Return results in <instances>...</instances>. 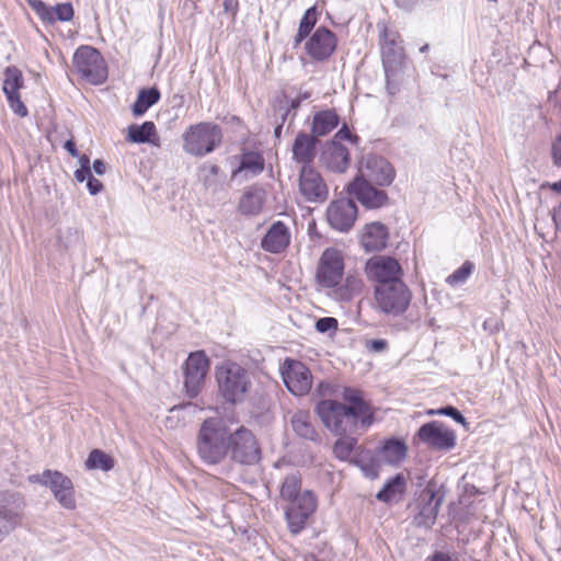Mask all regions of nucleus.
<instances>
[{
    "instance_id": "obj_40",
    "label": "nucleus",
    "mask_w": 561,
    "mask_h": 561,
    "mask_svg": "<svg viewBox=\"0 0 561 561\" xmlns=\"http://www.w3.org/2000/svg\"><path fill=\"white\" fill-rule=\"evenodd\" d=\"M341 436L333 445V454L340 460H347L357 445V438L353 437L352 434Z\"/></svg>"
},
{
    "instance_id": "obj_43",
    "label": "nucleus",
    "mask_w": 561,
    "mask_h": 561,
    "mask_svg": "<svg viewBox=\"0 0 561 561\" xmlns=\"http://www.w3.org/2000/svg\"><path fill=\"white\" fill-rule=\"evenodd\" d=\"M428 414H440V415H447V416H450L451 419H454L456 422L460 423V424H465L466 423V419L463 417V415L454 407H445V408H442L437 411H434V410H431L428 412Z\"/></svg>"
},
{
    "instance_id": "obj_1",
    "label": "nucleus",
    "mask_w": 561,
    "mask_h": 561,
    "mask_svg": "<svg viewBox=\"0 0 561 561\" xmlns=\"http://www.w3.org/2000/svg\"><path fill=\"white\" fill-rule=\"evenodd\" d=\"M344 404L336 400H321L316 412L323 425L335 435L356 434L365 432L374 423V415L369 405L362 399L356 389L345 388Z\"/></svg>"
},
{
    "instance_id": "obj_56",
    "label": "nucleus",
    "mask_w": 561,
    "mask_h": 561,
    "mask_svg": "<svg viewBox=\"0 0 561 561\" xmlns=\"http://www.w3.org/2000/svg\"><path fill=\"white\" fill-rule=\"evenodd\" d=\"M331 387L327 382L319 383L317 390L321 396H325L330 391Z\"/></svg>"
},
{
    "instance_id": "obj_36",
    "label": "nucleus",
    "mask_w": 561,
    "mask_h": 561,
    "mask_svg": "<svg viewBox=\"0 0 561 561\" xmlns=\"http://www.w3.org/2000/svg\"><path fill=\"white\" fill-rule=\"evenodd\" d=\"M352 462L357 466L366 478L371 480L379 476L381 461L378 455L371 451H364L357 455Z\"/></svg>"
},
{
    "instance_id": "obj_50",
    "label": "nucleus",
    "mask_w": 561,
    "mask_h": 561,
    "mask_svg": "<svg viewBox=\"0 0 561 561\" xmlns=\"http://www.w3.org/2000/svg\"><path fill=\"white\" fill-rule=\"evenodd\" d=\"M351 140L352 135L351 131L344 126L341 128L334 136V140Z\"/></svg>"
},
{
    "instance_id": "obj_39",
    "label": "nucleus",
    "mask_w": 561,
    "mask_h": 561,
    "mask_svg": "<svg viewBox=\"0 0 561 561\" xmlns=\"http://www.w3.org/2000/svg\"><path fill=\"white\" fill-rule=\"evenodd\" d=\"M114 466H115L114 458L101 449H93L89 454V456L84 462V467L88 470L110 471L114 468Z\"/></svg>"
},
{
    "instance_id": "obj_15",
    "label": "nucleus",
    "mask_w": 561,
    "mask_h": 561,
    "mask_svg": "<svg viewBox=\"0 0 561 561\" xmlns=\"http://www.w3.org/2000/svg\"><path fill=\"white\" fill-rule=\"evenodd\" d=\"M279 370L283 381L291 394L302 397L309 393L313 379L310 369L302 362L286 358Z\"/></svg>"
},
{
    "instance_id": "obj_16",
    "label": "nucleus",
    "mask_w": 561,
    "mask_h": 561,
    "mask_svg": "<svg viewBox=\"0 0 561 561\" xmlns=\"http://www.w3.org/2000/svg\"><path fill=\"white\" fill-rule=\"evenodd\" d=\"M23 87L24 80L22 71L15 66L7 67L3 71L2 91L7 96L11 110L21 117H25L28 113L19 93L20 89Z\"/></svg>"
},
{
    "instance_id": "obj_52",
    "label": "nucleus",
    "mask_w": 561,
    "mask_h": 561,
    "mask_svg": "<svg viewBox=\"0 0 561 561\" xmlns=\"http://www.w3.org/2000/svg\"><path fill=\"white\" fill-rule=\"evenodd\" d=\"M224 9L226 12H230L234 15L237 12V2L234 0H224Z\"/></svg>"
},
{
    "instance_id": "obj_2",
    "label": "nucleus",
    "mask_w": 561,
    "mask_h": 561,
    "mask_svg": "<svg viewBox=\"0 0 561 561\" xmlns=\"http://www.w3.org/2000/svg\"><path fill=\"white\" fill-rule=\"evenodd\" d=\"M230 430L220 417L206 419L198 431L196 450L206 465H218L229 453Z\"/></svg>"
},
{
    "instance_id": "obj_28",
    "label": "nucleus",
    "mask_w": 561,
    "mask_h": 561,
    "mask_svg": "<svg viewBox=\"0 0 561 561\" xmlns=\"http://www.w3.org/2000/svg\"><path fill=\"white\" fill-rule=\"evenodd\" d=\"M388 241V230L380 222H371L365 226L362 234V244L366 251L382 250Z\"/></svg>"
},
{
    "instance_id": "obj_24",
    "label": "nucleus",
    "mask_w": 561,
    "mask_h": 561,
    "mask_svg": "<svg viewBox=\"0 0 561 561\" xmlns=\"http://www.w3.org/2000/svg\"><path fill=\"white\" fill-rule=\"evenodd\" d=\"M365 289V283L358 274H347L334 287L327 290V295L339 302H350L360 297Z\"/></svg>"
},
{
    "instance_id": "obj_6",
    "label": "nucleus",
    "mask_w": 561,
    "mask_h": 561,
    "mask_svg": "<svg viewBox=\"0 0 561 561\" xmlns=\"http://www.w3.org/2000/svg\"><path fill=\"white\" fill-rule=\"evenodd\" d=\"M411 298L412 294L404 282L374 287V307L383 314H402L408 309Z\"/></svg>"
},
{
    "instance_id": "obj_18",
    "label": "nucleus",
    "mask_w": 561,
    "mask_h": 561,
    "mask_svg": "<svg viewBox=\"0 0 561 561\" xmlns=\"http://www.w3.org/2000/svg\"><path fill=\"white\" fill-rule=\"evenodd\" d=\"M421 442L433 449L449 450L454 448L455 432L440 422H430L422 425L417 432Z\"/></svg>"
},
{
    "instance_id": "obj_20",
    "label": "nucleus",
    "mask_w": 561,
    "mask_h": 561,
    "mask_svg": "<svg viewBox=\"0 0 561 561\" xmlns=\"http://www.w3.org/2000/svg\"><path fill=\"white\" fill-rule=\"evenodd\" d=\"M337 39L333 32L327 27H318L306 43L307 54L317 61H324L331 57L336 48Z\"/></svg>"
},
{
    "instance_id": "obj_31",
    "label": "nucleus",
    "mask_w": 561,
    "mask_h": 561,
    "mask_svg": "<svg viewBox=\"0 0 561 561\" xmlns=\"http://www.w3.org/2000/svg\"><path fill=\"white\" fill-rule=\"evenodd\" d=\"M126 140L133 144L149 142L157 147L160 146L156 125L153 122L149 121L141 125H129L127 128Z\"/></svg>"
},
{
    "instance_id": "obj_34",
    "label": "nucleus",
    "mask_w": 561,
    "mask_h": 561,
    "mask_svg": "<svg viewBox=\"0 0 561 561\" xmlns=\"http://www.w3.org/2000/svg\"><path fill=\"white\" fill-rule=\"evenodd\" d=\"M290 423L297 435L305 439L317 440L318 433L311 422L309 412L302 410L295 412L291 416Z\"/></svg>"
},
{
    "instance_id": "obj_54",
    "label": "nucleus",
    "mask_w": 561,
    "mask_h": 561,
    "mask_svg": "<svg viewBox=\"0 0 561 561\" xmlns=\"http://www.w3.org/2000/svg\"><path fill=\"white\" fill-rule=\"evenodd\" d=\"M553 221L557 228L561 231V205L554 209Z\"/></svg>"
},
{
    "instance_id": "obj_46",
    "label": "nucleus",
    "mask_w": 561,
    "mask_h": 561,
    "mask_svg": "<svg viewBox=\"0 0 561 561\" xmlns=\"http://www.w3.org/2000/svg\"><path fill=\"white\" fill-rule=\"evenodd\" d=\"M551 154L553 164L561 168V135L552 144Z\"/></svg>"
},
{
    "instance_id": "obj_60",
    "label": "nucleus",
    "mask_w": 561,
    "mask_h": 561,
    "mask_svg": "<svg viewBox=\"0 0 561 561\" xmlns=\"http://www.w3.org/2000/svg\"><path fill=\"white\" fill-rule=\"evenodd\" d=\"M291 106H293L294 108L298 107V106H299V102H298V101H293Z\"/></svg>"
},
{
    "instance_id": "obj_59",
    "label": "nucleus",
    "mask_w": 561,
    "mask_h": 561,
    "mask_svg": "<svg viewBox=\"0 0 561 561\" xmlns=\"http://www.w3.org/2000/svg\"><path fill=\"white\" fill-rule=\"evenodd\" d=\"M428 49H430V45H428V44H424V45L420 48V51H421V53H426Z\"/></svg>"
},
{
    "instance_id": "obj_57",
    "label": "nucleus",
    "mask_w": 561,
    "mask_h": 561,
    "mask_svg": "<svg viewBox=\"0 0 561 561\" xmlns=\"http://www.w3.org/2000/svg\"><path fill=\"white\" fill-rule=\"evenodd\" d=\"M549 187H550L552 191H554V192H557V193H560V194H561V180H560V181H558V182H554V183L550 184V185H549Z\"/></svg>"
},
{
    "instance_id": "obj_10",
    "label": "nucleus",
    "mask_w": 561,
    "mask_h": 561,
    "mask_svg": "<svg viewBox=\"0 0 561 561\" xmlns=\"http://www.w3.org/2000/svg\"><path fill=\"white\" fill-rule=\"evenodd\" d=\"M210 368V360L204 351L190 353L183 366L184 389L190 398H196L202 390Z\"/></svg>"
},
{
    "instance_id": "obj_17",
    "label": "nucleus",
    "mask_w": 561,
    "mask_h": 561,
    "mask_svg": "<svg viewBox=\"0 0 561 561\" xmlns=\"http://www.w3.org/2000/svg\"><path fill=\"white\" fill-rule=\"evenodd\" d=\"M299 192L306 201L322 203L328 198L329 190L321 174L310 165H302L299 174Z\"/></svg>"
},
{
    "instance_id": "obj_14",
    "label": "nucleus",
    "mask_w": 561,
    "mask_h": 561,
    "mask_svg": "<svg viewBox=\"0 0 561 561\" xmlns=\"http://www.w3.org/2000/svg\"><path fill=\"white\" fill-rule=\"evenodd\" d=\"M367 278L375 285H392L403 283V270L400 263L388 255L370 257L365 266Z\"/></svg>"
},
{
    "instance_id": "obj_8",
    "label": "nucleus",
    "mask_w": 561,
    "mask_h": 561,
    "mask_svg": "<svg viewBox=\"0 0 561 561\" xmlns=\"http://www.w3.org/2000/svg\"><path fill=\"white\" fill-rule=\"evenodd\" d=\"M25 506L20 492H0V542L22 523Z\"/></svg>"
},
{
    "instance_id": "obj_45",
    "label": "nucleus",
    "mask_w": 561,
    "mask_h": 561,
    "mask_svg": "<svg viewBox=\"0 0 561 561\" xmlns=\"http://www.w3.org/2000/svg\"><path fill=\"white\" fill-rule=\"evenodd\" d=\"M366 348L374 353H381L388 348V342L383 339L369 340L366 342Z\"/></svg>"
},
{
    "instance_id": "obj_12",
    "label": "nucleus",
    "mask_w": 561,
    "mask_h": 561,
    "mask_svg": "<svg viewBox=\"0 0 561 561\" xmlns=\"http://www.w3.org/2000/svg\"><path fill=\"white\" fill-rule=\"evenodd\" d=\"M229 451L234 461L254 465L261 459V449L252 432L243 426L230 431Z\"/></svg>"
},
{
    "instance_id": "obj_22",
    "label": "nucleus",
    "mask_w": 561,
    "mask_h": 561,
    "mask_svg": "<svg viewBox=\"0 0 561 561\" xmlns=\"http://www.w3.org/2000/svg\"><path fill=\"white\" fill-rule=\"evenodd\" d=\"M443 501V495L437 494V492L431 486L425 488L420 493L417 500L419 513L415 516L416 525L426 528L431 527L437 518Z\"/></svg>"
},
{
    "instance_id": "obj_35",
    "label": "nucleus",
    "mask_w": 561,
    "mask_h": 561,
    "mask_svg": "<svg viewBox=\"0 0 561 561\" xmlns=\"http://www.w3.org/2000/svg\"><path fill=\"white\" fill-rule=\"evenodd\" d=\"M407 456V446L397 439L387 440L378 450V457L381 462L397 465Z\"/></svg>"
},
{
    "instance_id": "obj_23",
    "label": "nucleus",
    "mask_w": 561,
    "mask_h": 561,
    "mask_svg": "<svg viewBox=\"0 0 561 561\" xmlns=\"http://www.w3.org/2000/svg\"><path fill=\"white\" fill-rule=\"evenodd\" d=\"M374 183L356 178L348 184V193L367 208H378L387 203V194L374 187Z\"/></svg>"
},
{
    "instance_id": "obj_11",
    "label": "nucleus",
    "mask_w": 561,
    "mask_h": 561,
    "mask_svg": "<svg viewBox=\"0 0 561 561\" xmlns=\"http://www.w3.org/2000/svg\"><path fill=\"white\" fill-rule=\"evenodd\" d=\"M344 257L340 250L334 248L325 249L318 262L316 271V283L321 289H330L342 280L344 275Z\"/></svg>"
},
{
    "instance_id": "obj_19",
    "label": "nucleus",
    "mask_w": 561,
    "mask_h": 561,
    "mask_svg": "<svg viewBox=\"0 0 561 561\" xmlns=\"http://www.w3.org/2000/svg\"><path fill=\"white\" fill-rule=\"evenodd\" d=\"M357 178L373 182L379 186H387L393 181L394 171L386 159L377 156H368L363 160Z\"/></svg>"
},
{
    "instance_id": "obj_53",
    "label": "nucleus",
    "mask_w": 561,
    "mask_h": 561,
    "mask_svg": "<svg viewBox=\"0 0 561 561\" xmlns=\"http://www.w3.org/2000/svg\"><path fill=\"white\" fill-rule=\"evenodd\" d=\"M65 149L72 156V157H79V152L76 148V145L72 140H68L65 144Z\"/></svg>"
},
{
    "instance_id": "obj_58",
    "label": "nucleus",
    "mask_w": 561,
    "mask_h": 561,
    "mask_svg": "<svg viewBox=\"0 0 561 561\" xmlns=\"http://www.w3.org/2000/svg\"><path fill=\"white\" fill-rule=\"evenodd\" d=\"M282 129H283V124H279L278 126L275 127L274 134L277 138L280 136Z\"/></svg>"
},
{
    "instance_id": "obj_30",
    "label": "nucleus",
    "mask_w": 561,
    "mask_h": 561,
    "mask_svg": "<svg viewBox=\"0 0 561 561\" xmlns=\"http://www.w3.org/2000/svg\"><path fill=\"white\" fill-rule=\"evenodd\" d=\"M293 158L304 165H309L316 156V137L299 133L293 145Z\"/></svg>"
},
{
    "instance_id": "obj_51",
    "label": "nucleus",
    "mask_w": 561,
    "mask_h": 561,
    "mask_svg": "<svg viewBox=\"0 0 561 561\" xmlns=\"http://www.w3.org/2000/svg\"><path fill=\"white\" fill-rule=\"evenodd\" d=\"M93 170L98 175H103L106 171V164L103 160L96 159L93 162Z\"/></svg>"
},
{
    "instance_id": "obj_5",
    "label": "nucleus",
    "mask_w": 561,
    "mask_h": 561,
    "mask_svg": "<svg viewBox=\"0 0 561 561\" xmlns=\"http://www.w3.org/2000/svg\"><path fill=\"white\" fill-rule=\"evenodd\" d=\"M183 150L195 157L206 156L221 142L222 134L218 125L198 123L191 125L182 135Z\"/></svg>"
},
{
    "instance_id": "obj_33",
    "label": "nucleus",
    "mask_w": 561,
    "mask_h": 561,
    "mask_svg": "<svg viewBox=\"0 0 561 561\" xmlns=\"http://www.w3.org/2000/svg\"><path fill=\"white\" fill-rule=\"evenodd\" d=\"M339 125V116L333 110L318 112L312 121V136L322 137L331 133Z\"/></svg>"
},
{
    "instance_id": "obj_44",
    "label": "nucleus",
    "mask_w": 561,
    "mask_h": 561,
    "mask_svg": "<svg viewBox=\"0 0 561 561\" xmlns=\"http://www.w3.org/2000/svg\"><path fill=\"white\" fill-rule=\"evenodd\" d=\"M316 329L320 333H325L329 331H335L337 329V320L332 317L320 318L316 322Z\"/></svg>"
},
{
    "instance_id": "obj_47",
    "label": "nucleus",
    "mask_w": 561,
    "mask_h": 561,
    "mask_svg": "<svg viewBox=\"0 0 561 561\" xmlns=\"http://www.w3.org/2000/svg\"><path fill=\"white\" fill-rule=\"evenodd\" d=\"M87 186L92 195L98 194L103 188V184L92 175L88 179Z\"/></svg>"
},
{
    "instance_id": "obj_7",
    "label": "nucleus",
    "mask_w": 561,
    "mask_h": 561,
    "mask_svg": "<svg viewBox=\"0 0 561 561\" xmlns=\"http://www.w3.org/2000/svg\"><path fill=\"white\" fill-rule=\"evenodd\" d=\"M28 481L49 488L54 499L65 510L73 511L77 507L73 483L62 472L46 469L42 473L28 476Z\"/></svg>"
},
{
    "instance_id": "obj_37",
    "label": "nucleus",
    "mask_w": 561,
    "mask_h": 561,
    "mask_svg": "<svg viewBox=\"0 0 561 561\" xmlns=\"http://www.w3.org/2000/svg\"><path fill=\"white\" fill-rule=\"evenodd\" d=\"M407 482L402 474L391 478L377 493V500L389 503L399 499L405 491Z\"/></svg>"
},
{
    "instance_id": "obj_25",
    "label": "nucleus",
    "mask_w": 561,
    "mask_h": 561,
    "mask_svg": "<svg viewBox=\"0 0 561 561\" xmlns=\"http://www.w3.org/2000/svg\"><path fill=\"white\" fill-rule=\"evenodd\" d=\"M28 4L45 23L68 22L73 18V8L69 2L47 7L42 0H28Z\"/></svg>"
},
{
    "instance_id": "obj_13",
    "label": "nucleus",
    "mask_w": 561,
    "mask_h": 561,
    "mask_svg": "<svg viewBox=\"0 0 561 561\" xmlns=\"http://www.w3.org/2000/svg\"><path fill=\"white\" fill-rule=\"evenodd\" d=\"M73 66L83 78L93 84H100L106 79L104 60L99 50L91 46H81L76 50Z\"/></svg>"
},
{
    "instance_id": "obj_3",
    "label": "nucleus",
    "mask_w": 561,
    "mask_h": 561,
    "mask_svg": "<svg viewBox=\"0 0 561 561\" xmlns=\"http://www.w3.org/2000/svg\"><path fill=\"white\" fill-rule=\"evenodd\" d=\"M301 480L297 474L285 478L280 486V496L289 502L286 519L291 533L298 534L305 528L307 519L316 511V499L310 491L300 492Z\"/></svg>"
},
{
    "instance_id": "obj_32",
    "label": "nucleus",
    "mask_w": 561,
    "mask_h": 561,
    "mask_svg": "<svg viewBox=\"0 0 561 561\" xmlns=\"http://www.w3.org/2000/svg\"><path fill=\"white\" fill-rule=\"evenodd\" d=\"M265 199L263 188L252 186L248 188L239 202V210L244 215H257L261 213Z\"/></svg>"
},
{
    "instance_id": "obj_9",
    "label": "nucleus",
    "mask_w": 561,
    "mask_h": 561,
    "mask_svg": "<svg viewBox=\"0 0 561 561\" xmlns=\"http://www.w3.org/2000/svg\"><path fill=\"white\" fill-rule=\"evenodd\" d=\"M25 506L20 492H0V542L22 523Z\"/></svg>"
},
{
    "instance_id": "obj_55",
    "label": "nucleus",
    "mask_w": 561,
    "mask_h": 561,
    "mask_svg": "<svg viewBox=\"0 0 561 561\" xmlns=\"http://www.w3.org/2000/svg\"><path fill=\"white\" fill-rule=\"evenodd\" d=\"M79 163H80V168L91 169L90 168V158L85 154L79 156Z\"/></svg>"
},
{
    "instance_id": "obj_26",
    "label": "nucleus",
    "mask_w": 561,
    "mask_h": 561,
    "mask_svg": "<svg viewBox=\"0 0 561 561\" xmlns=\"http://www.w3.org/2000/svg\"><path fill=\"white\" fill-rule=\"evenodd\" d=\"M321 162L328 170L343 173L348 168L350 152L337 140H333L325 146L321 154Z\"/></svg>"
},
{
    "instance_id": "obj_21",
    "label": "nucleus",
    "mask_w": 561,
    "mask_h": 561,
    "mask_svg": "<svg viewBox=\"0 0 561 561\" xmlns=\"http://www.w3.org/2000/svg\"><path fill=\"white\" fill-rule=\"evenodd\" d=\"M357 207L350 198L333 201L327 210V218L332 228L347 231L355 222Z\"/></svg>"
},
{
    "instance_id": "obj_29",
    "label": "nucleus",
    "mask_w": 561,
    "mask_h": 561,
    "mask_svg": "<svg viewBox=\"0 0 561 561\" xmlns=\"http://www.w3.org/2000/svg\"><path fill=\"white\" fill-rule=\"evenodd\" d=\"M265 161L259 151H244L240 156L238 169L233 172V176L243 174L245 179L257 176L264 171Z\"/></svg>"
},
{
    "instance_id": "obj_48",
    "label": "nucleus",
    "mask_w": 561,
    "mask_h": 561,
    "mask_svg": "<svg viewBox=\"0 0 561 561\" xmlns=\"http://www.w3.org/2000/svg\"><path fill=\"white\" fill-rule=\"evenodd\" d=\"M425 561H454V559L449 553L437 551L427 557Z\"/></svg>"
},
{
    "instance_id": "obj_49",
    "label": "nucleus",
    "mask_w": 561,
    "mask_h": 561,
    "mask_svg": "<svg viewBox=\"0 0 561 561\" xmlns=\"http://www.w3.org/2000/svg\"><path fill=\"white\" fill-rule=\"evenodd\" d=\"M91 169H83V168H80L78 170H76L75 172V178L78 182H83L85 180H88L90 176H91Z\"/></svg>"
},
{
    "instance_id": "obj_41",
    "label": "nucleus",
    "mask_w": 561,
    "mask_h": 561,
    "mask_svg": "<svg viewBox=\"0 0 561 561\" xmlns=\"http://www.w3.org/2000/svg\"><path fill=\"white\" fill-rule=\"evenodd\" d=\"M317 23V11H316V8L312 7V8H309L300 23H299V28H298V33L295 37V45H299L311 32V30L313 28V26L316 25Z\"/></svg>"
},
{
    "instance_id": "obj_4",
    "label": "nucleus",
    "mask_w": 561,
    "mask_h": 561,
    "mask_svg": "<svg viewBox=\"0 0 561 561\" xmlns=\"http://www.w3.org/2000/svg\"><path fill=\"white\" fill-rule=\"evenodd\" d=\"M215 377L220 397L231 404L245 400L252 382L249 373L239 364L225 362L216 367Z\"/></svg>"
},
{
    "instance_id": "obj_42",
    "label": "nucleus",
    "mask_w": 561,
    "mask_h": 561,
    "mask_svg": "<svg viewBox=\"0 0 561 561\" xmlns=\"http://www.w3.org/2000/svg\"><path fill=\"white\" fill-rule=\"evenodd\" d=\"M473 271V264L469 261H466L459 268H457L454 273H451L446 282L449 285H458L465 283L468 277L471 275Z\"/></svg>"
},
{
    "instance_id": "obj_27",
    "label": "nucleus",
    "mask_w": 561,
    "mask_h": 561,
    "mask_svg": "<svg viewBox=\"0 0 561 561\" xmlns=\"http://www.w3.org/2000/svg\"><path fill=\"white\" fill-rule=\"evenodd\" d=\"M289 242L290 232L288 227L282 221H276L265 233L261 247L267 252L280 253L289 245Z\"/></svg>"
},
{
    "instance_id": "obj_38",
    "label": "nucleus",
    "mask_w": 561,
    "mask_h": 561,
    "mask_svg": "<svg viewBox=\"0 0 561 561\" xmlns=\"http://www.w3.org/2000/svg\"><path fill=\"white\" fill-rule=\"evenodd\" d=\"M159 99L160 92L156 88L140 90L131 107L133 114L135 116L144 115Z\"/></svg>"
}]
</instances>
